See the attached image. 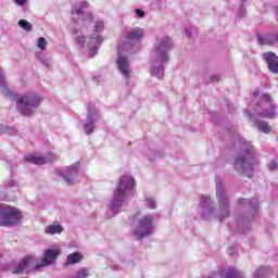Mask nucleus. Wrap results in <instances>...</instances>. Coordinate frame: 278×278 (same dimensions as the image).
<instances>
[{
    "label": "nucleus",
    "mask_w": 278,
    "mask_h": 278,
    "mask_svg": "<svg viewBox=\"0 0 278 278\" xmlns=\"http://www.w3.org/2000/svg\"><path fill=\"white\" fill-rule=\"evenodd\" d=\"M117 53H118V55H121V53H122L121 48H118Z\"/></svg>",
    "instance_id": "39"
},
{
    "label": "nucleus",
    "mask_w": 278,
    "mask_h": 278,
    "mask_svg": "<svg viewBox=\"0 0 278 278\" xmlns=\"http://www.w3.org/2000/svg\"><path fill=\"white\" fill-rule=\"evenodd\" d=\"M34 266L33 256L24 257L13 269V275H21L23 273H29V267Z\"/></svg>",
    "instance_id": "10"
},
{
    "label": "nucleus",
    "mask_w": 278,
    "mask_h": 278,
    "mask_svg": "<svg viewBox=\"0 0 278 278\" xmlns=\"http://www.w3.org/2000/svg\"><path fill=\"white\" fill-rule=\"evenodd\" d=\"M97 42H103V38L101 36H96Z\"/></svg>",
    "instance_id": "38"
},
{
    "label": "nucleus",
    "mask_w": 278,
    "mask_h": 278,
    "mask_svg": "<svg viewBox=\"0 0 278 278\" xmlns=\"http://www.w3.org/2000/svg\"><path fill=\"white\" fill-rule=\"evenodd\" d=\"M83 260H84V255L80 252L71 253L67 256V261L65 263V267L66 266H71V264H79V262L83 261Z\"/></svg>",
    "instance_id": "18"
},
{
    "label": "nucleus",
    "mask_w": 278,
    "mask_h": 278,
    "mask_svg": "<svg viewBox=\"0 0 278 278\" xmlns=\"http://www.w3.org/2000/svg\"><path fill=\"white\" fill-rule=\"evenodd\" d=\"M76 42H77V45H79L80 47H84V45H86V37H84V36H77V37H76Z\"/></svg>",
    "instance_id": "30"
},
{
    "label": "nucleus",
    "mask_w": 278,
    "mask_h": 278,
    "mask_svg": "<svg viewBox=\"0 0 278 278\" xmlns=\"http://www.w3.org/2000/svg\"><path fill=\"white\" fill-rule=\"evenodd\" d=\"M116 64L122 75H124L125 77H129L131 70L129 68V60L127 59V56L119 55L117 58Z\"/></svg>",
    "instance_id": "11"
},
{
    "label": "nucleus",
    "mask_w": 278,
    "mask_h": 278,
    "mask_svg": "<svg viewBox=\"0 0 278 278\" xmlns=\"http://www.w3.org/2000/svg\"><path fill=\"white\" fill-rule=\"evenodd\" d=\"M247 144H249V142L247 141V139H238V141H236V147H239V149H244V147H247Z\"/></svg>",
    "instance_id": "28"
},
{
    "label": "nucleus",
    "mask_w": 278,
    "mask_h": 278,
    "mask_svg": "<svg viewBox=\"0 0 278 278\" xmlns=\"http://www.w3.org/2000/svg\"><path fill=\"white\" fill-rule=\"evenodd\" d=\"M23 215L16 207L10 205L0 204V227H14V225H21Z\"/></svg>",
    "instance_id": "3"
},
{
    "label": "nucleus",
    "mask_w": 278,
    "mask_h": 278,
    "mask_svg": "<svg viewBox=\"0 0 278 278\" xmlns=\"http://www.w3.org/2000/svg\"><path fill=\"white\" fill-rule=\"evenodd\" d=\"M90 106H92V104H90V105L88 106V114H90Z\"/></svg>",
    "instance_id": "40"
},
{
    "label": "nucleus",
    "mask_w": 278,
    "mask_h": 278,
    "mask_svg": "<svg viewBox=\"0 0 278 278\" xmlns=\"http://www.w3.org/2000/svg\"><path fill=\"white\" fill-rule=\"evenodd\" d=\"M257 40L260 45H267L269 47H273V43L277 42L278 36L277 34L258 35Z\"/></svg>",
    "instance_id": "14"
},
{
    "label": "nucleus",
    "mask_w": 278,
    "mask_h": 278,
    "mask_svg": "<svg viewBox=\"0 0 278 278\" xmlns=\"http://www.w3.org/2000/svg\"><path fill=\"white\" fill-rule=\"evenodd\" d=\"M219 80V77L214 75V76H211V81H218Z\"/></svg>",
    "instance_id": "36"
},
{
    "label": "nucleus",
    "mask_w": 278,
    "mask_h": 278,
    "mask_svg": "<svg viewBox=\"0 0 278 278\" xmlns=\"http://www.w3.org/2000/svg\"><path fill=\"white\" fill-rule=\"evenodd\" d=\"M91 38H93V39H94V36H92Z\"/></svg>",
    "instance_id": "45"
},
{
    "label": "nucleus",
    "mask_w": 278,
    "mask_h": 278,
    "mask_svg": "<svg viewBox=\"0 0 278 278\" xmlns=\"http://www.w3.org/2000/svg\"><path fill=\"white\" fill-rule=\"evenodd\" d=\"M248 116H249V118H252L253 115H251V113H248Z\"/></svg>",
    "instance_id": "41"
},
{
    "label": "nucleus",
    "mask_w": 278,
    "mask_h": 278,
    "mask_svg": "<svg viewBox=\"0 0 278 278\" xmlns=\"http://www.w3.org/2000/svg\"><path fill=\"white\" fill-rule=\"evenodd\" d=\"M134 186H136V180H134V178L128 176H123L119 179L118 186L114 192L113 202L115 204L121 203V201L125 199V193L127 192V190H131Z\"/></svg>",
    "instance_id": "5"
},
{
    "label": "nucleus",
    "mask_w": 278,
    "mask_h": 278,
    "mask_svg": "<svg viewBox=\"0 0 278 278\" xmlns=\"http://www.w3.org/2000/svg\"><path fill=\"white\" fill-rule=\"evenodd\" d=\"M147 204H148V206L151 207V210H155V201H153V200H147Z\"/></svg>",
    "instance_id": "34"
},
{
    "label": "nucleus",
    "mask_w": 278,
    "mask_h": 278,
    "mask_svg": "<svg viewBox=\"0 0 278 278\" xmlns=\"http://www.w3.org/2000/svg\"><path fill=\"white\" fill-rule=\"evenodd\" d=\"M265 62H267L270 73H278V56L274 52L265 53Z\"/></svg>",
    "instance_id": "12"
},
{
    "label": "nucleus",
    "mask_w": 278,
    "mask_h": 278,
    "mask_svg": "<svg viewBox=\"0 0 278 278\" xmlns=\"http://www.w3.org/2000/svg\"><path fill=\"white\" fill-rule=\"evenodd\" d=\"M58 161V156L51 152H47L46 156H40L36 154H26L24 156V162L27 164H35L36 166H45V164H51V162Z\"/></svg>",
    "instance_id": "6"
},
{
    "label": "nucleus",
    "mask_w": 278,
    "mask_h": 278,
    "mask_svg": "<svg viewBox=\"0 0 278 278\" xmlns=\"http://www.w3.org/2000/svg\"><path fill=\"white\" fill-rule=\"evenodd\" d=\"M15 3L17 5H25V3H27V0H15Z\"/></svg>",
    "instance_id": "35"
},
{
    "label": "nucleus",
    "mask_w": 278,
    "mask_h": 278,
    "mask_svg": "<svg viewBox=\"0 0 278 278\" xmlns=\"http://www.w3.org/2000/svg\"><path fill=\"white\" fill-rule=\"evenodd\" d=\"M76 278H88V270L86 268H80L76 274Z\"/></svg>",
    "instance_id": "27"
},
{
    "label": "nucleus",
    "mask_w": 278,
    "mask_h": 278,
    "mask_svg": "<svg viewBox=\"0 0 278 278\" xmlns=\"http://www.w3.org/2000/svg\"><path fill=\"white\" fill-rule=\"evenodd\" d=\"M83 21H88V23H92V21H94V17L92 16V13H87Z\"/></svg>",
    "instance_id": "32"
},
{
    "label": "nucleus",
    "mask_w": 278,
    "mask_h": 278,
    "mask_svg": "<svg viewBox=\"0 0 278 278\" xmlns=\"http://www.w3.org/2000/svg\"><path fill=\"white\" fill-rule=\"evenodd\" d=\"M254 94H260V91H256Z\"/></svg>",
    "instance_id": "43"
},
{
    "label": "nucleus",
    "mask_w": 278,
    "mask_h": 278,
    "mask_svg": "<svg viewBox=\"0 0 278 278\" xmlns=\"http://www.w3.org/2000/svg\"><path fill=\"white\" fill-rule=\"evenodd\" d=\"M72 34H73V36H77V34H79V29L73 28Z\"/></svg>",
    "instance_id": "37"
},
{
    "label": "nucleus",
    "mask_w": 278,
    "mask_h": 278,
    "mask_svg": "<svg viewBox=\"0 0 278 278\" xmlns=\"http://www.w3.org/2000/svg\"><path fill=\"white\" fill-rule=\"evenodd\" d=\"M239 205H249L252 212H260V203L257 200L239 199Z\"/></svg>",
    "instance_id": "19"
},
{
    "label": "nucleus",
    "mask_w": 278,
    "mask_h": 278,
    "mask_svg": "<svg viewBox=\"0 0 278 278\" xmlns=\"http://www.w3.org/2000/svg\"><path fill=\"white\" fill-rule=\"evenodd\" d=\"M216 188H217V198L219 201V212L223 218H227L229 216V198H227V194L225 193V191L220 190V184H217Z\"/></svg>",
    "instance_id": "8"
},
{
    "label": "nucleus",
    "mask_w": 278,
    "mask_h": 278,
    "mask_svg": "<svg viewBox=\"0 0 278 278\" xmlns=\"http://www.w3.org/2000/svg\"><path fill=\"white\" fill-rule=\"evenodd\" d=\"M62 231H64V227L60 223L48 225L45 229V233L49 236H55V233H62Z\"/></svg>",
    "instance_id": "17"
},
{
    "label": "nucleus",
    "mask_w": 278,
    "mask_h": 278,
    "mask_svg": "<svg viewBox=\"0 0 278 278\" xmlns=\"http://www.w3.org/2000/svg\"><path fill=\"white\" fill-rule=\"evenodd\" d=\"M235 170L238 175H243V177H253V167L255 166V151L253 148H248L245 152L236 159Z\"/></svg>",
    "instance_id": "2"
},
{
    "label": "nucleus",
    "mask_w": 278,
    "mask_h": 278,
    "mask_svg": "<svg viewBox=\"0 0 278 278\" xmlns=\"http://www.w3.org/2000/svg\"><path fill=\"white\" fill-rule=\"evenodd\" d=\"M268 270H270L269 268L267 267H261L256 270L254 277L255 278H260V277H265L266 276V273H268Z\"/></svg>",
    "instance_id": "25"
},
{
    "label": "nucleus",
    "mask_w": 278,
    "mask_h": 278,
    "mask_svg": "<svg viewBox=\"0 0 278 278\" xmlns=\"http://www.w3.org/2000/svg\"><path fill=\"white\" fill-rule=\"evenodd\" d=\"M77 175V167H67L63 173L62 177L66 184H73V179H75Z\"/></svg>",
    "instance_id": "16"
},
{
    "label": "nucleus",
    "mask_w": 278,
    "mask_h": 278,
    "mask_svg": "<svg viewBox=\"0 0 278 278\" xmlns=\"http://www.w3.org/2000/svg\"><path fill=\"white\" fill-rule=\"evenodd\" d=\"M18 25L24 31H34V26L27 20H20Z\"/></svg>",
    "instance_id": "20"
},
{
    "label": "nucleus",
    "mask_w": 278,
    "mask_h": 278,
    "mask_svg": "<svg viewBox=\"0 0 278 278\" xmlns=\"http://www.w3.org/2000/svg\"><path fill=\"white\" fill-rule=\"evenodd\" d=\"M263 99L266 103H269V109L263 110L262 113H260V116H263V118H269V119L275 118L276 116L275 105L273 104V102H270V97L268 94H264Z\"/></svg>",
    "instance_id": "13"
},
{
    "label": "nucleus",
    "mask_w": 278,
    "mask_h": 278,
    "mask_svg": "<svg viewBox=\"0 0 278 278\" xmlns=\"http://www.w3.org/2000/svg\"><path fill=\"white\" fill-rule=\"evenodd\" d=\"M59 256H60V250L58 249L46 250L41 261L33 266V270H40V268H45L46 266H51V264H53V262H55Z\"/></svg>",
    "instance_id": "7"
},
{
    "label": "nucleus",
    "mask_w": 278,
    "mask_h": 278,
    "mask_svg": "<svg viewBox=\"0 0 278 278\" xmlns=\"http://www.w3.org/2000/svg\"><path fill=\"white\" fill-rule=\"evenodd\" d=\"M143 36L144 31L142 30V28H132L127 35V40H130L131 42H138V40H142Z\"/></svg>",
    "instance_id": "15"
},
{
    "label": "nucleus",
    "mask_w": 278,
    "mask_h": 278,
    "mask_svg": "<svg viewBox=\"0 0 278 278\" xmlns=\"http://www.w3.org/2000/svg\"><path fill=\"white\" fill-rule=\"evenodd\" d=\"M84 129L87 135H90V134H92V129H94V124H92V122H90L85 125Z\"/></svg>",
    "instance_id": "29"
},
{
    "label": "nucleus",
    "mask_w": 278,
    "mask_h": 278,
    "mask_svg": "<svg viewBox=\"0 0 278 278\" xmlns=\"http://www.w3.org/2000/svg\"><path fill=\"white\" fill-rule=\"evenodd\" d=\"M256 124L260 131H263V134H270L271 129L268 122H256Z\"/></svg>",
    "instance_id": "21"
},
{
    "label": "nucleus",
    "mask_w": 278,
    "mask_h": 278,
    "mask_svg": "<svg viewBox=\"0 0 278 278\" xmlns=\"http://www.w3.org/2000/svg\"><path fill=\"white\" fill-rule=\"evenodd\" d=\"M86 8H88V2L87 1L80 2V7L75 11V14L77 15L84 14V10H86Z\"/></svg>",
    "instance_id": "26"
},
{
    "label": "nucleus",
    "mask_w": 278,
    "mask_h": 278,
    "mask_svg": "<svg viewBox=\"0 0 278 278\" xmlns=\"http://www.w3.org/2000/svg\"><path fill=\"white\" fill-rule=\"evenodd\" d=\"M5 97L12 101H16V108L23 116H31L34 108H38L42 103V98L35 93H28L18 99V94L10 89L4 90Z\"/></svg>",
    "instance_id": "1"
},
{
    "label": "nucleus",
    "mask_w": 278,
    "mask_h": 278,
    "mask_svg": "<svg viewBox=\"0 0 278 278\" xmlns=\"http://www.w3.org/2000/svg\"><path fill=\"white\" fill-rule=\"evenodd\" d=\"M225 278H244L240 271L235 268L228 269Z\"/></svg>",
    "instance_id": "22"
},
{
    "label": "nucleus",
    "mask_w": 278,
    "mask_h": 278,
    "mask_svg": "<svg viewBox=\"0 0 278 278\" xmlns=\"http://www.w3.org/2000/svg\"><path fill=\"white\" fill-rule=\"evenodd\" d=\"M0 81H3V76H0Z\"/></svg>",
    "instance_id": "42"
},
{
    "label": "nucleus",
    "mask_w": 278,
    "mask_h": 278,
    "mask_svg": "<svg viewBox=\"0 0 278 278\" xmlns=\"http://www.w3.org/2000/svg\"><path fill=\"white\" fill-rule=\"evenodd\" d=\"M47 39H45V37H40L38 39V43H37V47L38 49H40L41 51H47Z\"/></svg>",
    "instance_id": "23"
},
{
    "label": "nucleus",
    "mask_w": 278,
    "mask_h": 278,
    "mask_svg": "<svg viewBox=\"0 0 278 278\" xmlns=\"http://www.w3.org/2000/svg\"><path fill=\"white\" fill-rule=\"evenodd\" d=\"M136 14L137 16H139V18L144 17V11H142L141 9H136Z\"/></svg>",
    "instance_id": "33"
},
{
    "label": "nucleus",
    "mask_w": 278,
    "mask_h": 278,
    "mask_svg": "<svg viewBox=\"0 0 278 278\" xmlns=\"http://www.w3.org/2000/svg\"><path fill=\"white\" fill-rule=\"evenodd\" d=\"M162 77H163V75H161V76L159 77V79H162Z\"/></svg>",
    "instance_id": "44"
},
{
    "label": "nucleus",
    "mask_w": 278,
    "mask_h": 278,
    "mask_svg": "<svg viewBox=\"0 0 278 278\" xmlns=\"http://www.w3.org/2000/svg\"><path fill=\"white\" fill-rule=\"evenodd\" d=\"M103 29H105V24L103 23V21H97L94 24V33L99 34L103 31Z\"/></svg>",
    "instance_id": "24"
},
{
    "label": "nucleus",
    "mask_w": 278,
    "mask_h": 278,
    "mask_svg": "<svg viewBox=\"0 0 278 278\" xmlns=\"http://www.w3.org/2000/svg\"><path fill=\"white\" fill-rule=\"evenodd\" d=\"M157 226V219L153 215H146L138 222L137 228L132 231L135 240H142L147 236H151V232Z\"/></svg>",
    "instance_id": "4"
},
{
    "label": "nucleus",
    "mask_w": 278,
    "mask_h": 278,
    "mask_svg": "<svg viewBox=\"0 0 278 278\" xmlns=\"http://www.w3.org/2000/svg\"><path fill=\"white\" fill-rule=\"evenodd\" d=\"M169 49H173L170 38L164 37L159 47L156 48V55H159L161 62H166V60H168Z\"/></svg>",
    "instance_id": "9"
},
{
    "label": "nucleus",
    "mask_w": 278,
    "mask_h": 278,
    "mask_svg": "<svg viewBox=\"0 0 278 278\" xmlns=\"http://www.w3.org/2000/svg\"><path fill=\"white\" fill-rule=\"evenodd\" d=\"M277 162L276 161H271L269 164H268V168L269 170H277Z\"/></svg>",
    "instance_id": "31"
}]
</instances>
